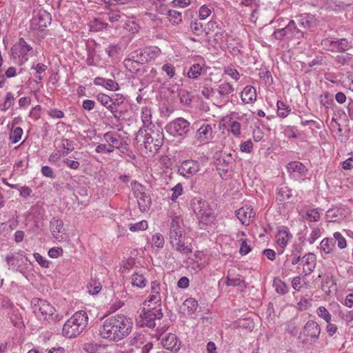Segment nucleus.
<instances>
[{"instance_id": "obj_1", "label": "nucleus", "mask_w": 353, "mask_h": 353, "mask_svg": "<svg viewBox=\"0 0 353 353\" xmlns=\"http://www.w3.org/2000/svg\"><path fill=\"white\" fill-rule=\"evenodd\" d=\"M132 319L123 314H116L106 319L99 329L103 339L119 341L126 338L132 332Z\"/></svg>"}, {"instance_id": "obj_2", "label": "nucleus", "mask_w": 353, "mask_h": 353, "mask_svg": "<svg viewBox=\"0 0 353 353\" xmlns=\"http://www.w3.org/2000/svg\"><path fill=\"white\" fill-rule=\"evenodd\" d=\"M88 323V316L85 311L75 312L63 325V335L68 338L79 336L85 330Z\"/></svg>"}, {"instance_id": "obj_3", "label": "nucleus", "mask_w": 353, "mask_h": 353, "mask_svg": "<svg viewBox=\"0 0 353 353\" xmlns=\"http://www.w3.org/2000/svg\"><path fill=\"white\" fill-rule=\"evenodd\" d=\"M190 205L200 224L208 225L214 223L216 215L208 202L201 197H194Z\"/></svg>"}, {"instance_id": "obj_4", "label": "nucleus", "mask_w": 353, "mask_h": 353, "mask_svg": "<svg viewBox=\"0 0 353 353\" xmlns=\"http://www.w3.org/2000/svg\"><path fill=\"white\" fill-rule=\"evenodd\" d=\"M143 138V142L145 149L151 152H157L162 146L163 143V134L162 132L147 133L146 130L140 128L138 131L136 139L138 142Z\"/></svg>"}, {"instance_id": "obj_5", "label": "nucleus", "mask_w": 353, "mask_h": 353, "mask_svg": "<svg viewBox=\"0 0 353 353\" xmlns=\"http://www.w3.org/2000/svg\"><path fill=\"white\" fill-rule=\"evenodd\" d=\"M31 305L33 312L40 320L48 321L50 319H52L55 310L46 300L34 298L31 301Z\"/></svg>"}, {"instance_id": "obj_6", "label": "nucleus", "mask_w": 353, "mask_h": 353, "mask_svg": "<svg viewBox=\"0 0 353 353\" xmlns=\"http://www.w3.org/2000/svg\"><path fill=\"white\" fill-rule=\"evenodd\" d=\"M128 103L123 96L115 94L112 96V104L109 111L117 121H120L125 119V117L128 112Z\"/></svg>"}, {"instance_id": "obj_7", "label": "nucleus", "mask_w": 353, "mask_h": 353, "mask_svg": "<svg viewBox=\"0 0 353 353\" xmlns=\"http://www.w3.org/2000/svg\"><path fill=\"white\" fill-rule=\"evenodd\" d=\"M165 130L174 137L184 139L190 130V123L186 119L179 117L167 124Z\"/></svg>"}, {"instance_id": "obj_8", "label": "nucleus", "mask_w": 353, "mask_h": 353, "mask_svg": "<svg viewBox=\"0 0 353 353\" xmlns=\"http://www.w3.org/2000/svg\"><path fill=\"white\" fill-rule=\"evenodd\" d=\"M161 53V50L157 47L145 48L140 51L135 52L132 55V60L138 65L145 64L156 59Z\"/></svg>"}, {"instance_id": "obj_9", "label": "nucleus", "mask_w": 353, "mask_h": 353, "mask_svg": "<svg viewBox=\"0 0 353 353\" xmlns=\"http://www.w3.org/2000/svg\"><path fill=\"white\" fill-rule=\"evenodd\" d=\"M11 50L13 57L18 58L19 61L22 64L28 60V53L32 52L33 48L26 43L23 38H20Z\"/></svg>"}, {"instance_id": "obj_10", "label": "nucleus", "mask_w": 353, "mask_h": 353, "mask_svg": "<svg viewBox=\"0 0 353 353\" xmlns=\"http://www.w3.org/2000/svg\"><path fill=\"white\" fill-rule=\"evenodd\" d=\"M199 170L200 163L199 161L193 159L183 160L177 165L178 173L185 178L192 176L196 174Z\"/></svg>"}, {"instance_id": "obj_11", "label": "nucleus", "mask_w": 353, "mask_h": 353, "mask_svg": "<svg viewBox=\"0 0 353 353\" xmlns=\"http://www.w3.org/2000/svg\"><path fill=\"white\" fill-rule=\"evenodd\" d=\"M168 289L166 284L161 285L159 282L154 281L151 283V293L148 301L154 303H160L162 299H166Z\"/></svg>"}, {"instance_id": "obj_12", "label": "nucleus", "mask_w": 353, "mask_h": 353, "mask_svg": "<svg viewBox=\"0 0 353 353\" xmlns=\"http://www.w3.org/2000/svg\"><path fill=\"white\" fill-rule=\"evenodd\" d=\"M196 125H199V128L196 130L195 137L199 143H206L214 137L213 129L215 127L214 124L212 127L211 124L205 121H201L196 123Z\"/></svg>"}, {"instance_id": "obj_13", "label": "nucleus", "mask_w": 353, "mask_h": 353, "mask_svg": "<svg viewBox=\"0 0 353 353\" xmlns=\"http://www.w3.org/2000/svg\"><path fill=\"white\" fill-rule=\"evenodd\" d=\"M287 170L291 178L295 180H304L307 174V169L300 161H291L287 165Z\"/></svg>"}, {"instance_id": "obj_14", "label": "nucleus", "mask_w": 353, "mask_h": 353, "mask_svg": "<svg viewBox=\"0 0 353 353\" xmlns=\"http://www.w3.org/2000/svg\"><path fill=\"white\" fill-rule=\"evenodd\" d=\"M234 159L230 154H223L217 159L216 166L221 178H227L228 172L232 170Z\"/></svg>"}, {"instance_id": "obj_15", "label": "nucleus", "mask_w": 353, "mask_h": 353, "mask_svg": "<svg viewBox=\"0 0 353 353\" xmlns=\"http://www.w3.org/2000/svg\"><path fill=\"white\" fill-rule=\"evenodd\" d=\"M185 235L183 228V221L179 216H174L172 219L169 231V242L172 240L182 238Z\"/></svg>"}, {"instance_id": "obj_16", "label": "nucleus", "mask_w": 353, "mask_h": 353, "mask_svg": "<svg viewBox=\"0 0 353 353\" xmlns=\"http://www.w3.org/2000/svg\"><path fill=\"white\" fill-rule=\"evenodd\" d=\"M172 249L182 254L188 255L192 252V247L190 239L186 236L179 238L170 242Z\"/></svg>"}, {"instance_id": "obj_17", "label": "nucleus", "mask_w": 353, "mask_h": 353, "mask_svg": "<svg viewBox=\"0 0 353 353\" xmlns=\"http://www.w3.org/2000/svg\"><path fill=\"white\" fill-rule=\"evenodd\" d=\"M300 265L302 266L301 274L307 276L315 269L316 265V256L314 254L309 252L302 256Z\"/></svg>"}, {"instance_id": "obj_18", "label": "nucleus", "mask_w": 353, "mask_h": 353, "mask_svg": "<svg viewBox=\"0 0 353 353\" xmlns=\"http://www.w3.org/2000/svg\"><path fill=\"white\" fill-rule=\"evenodd\" d=\"M51 14L46 10H40L31 20V26L34 28L43 29L50 24Z\"/></svg>"}, {"instance_id": "obj_19", "label": "nucleus", "mask_w": 353, "mask_h": 353, "mask_svg": "<svg viewBox=\"0 0 353 353\" xmlns=\"http://www.w3.org/2000/svg\"><path fill=\"white\" fill-rule=\"evenodd\" d=\"M103 141L115 147L117 150H121L123 146L127 145V143L123 140V138L119 134L113 131L105 132L103 136Z\"/></svg>"}, {"instance_id": "obj_20", "label": "nucleus", "mask_w": 353, "mask_h": 353, "mask_svg": "<svg viewBox=\"0 0 353 353\" xmlns=\"http://www.w3.org/2000/svg\"><path fill=\"white\" fill-rule=\"evenodd\" d=\"M161 344L164 348L174 352H177L181 347V341L172 333H168L162 336Z\"/></svg>"}, {"instance_id": "obj_21", "label": "nucleus", "mask_w": 353, "mask_h": 353, "mask_svg": "<svg viewBox=\"0 0 353 353\" xmlns=\"http://www.w3.org/2000/svg\"><path fill=\"white\" fill-rule=\"evenodd\" d=\"M321 327L318 323L314 321H307L303 330L304 336L310 337L313 342L317 341L321 334Z\"/></svg>"}, {"instance_id": "obj_22", "label": "nucleus", "mask_w": 353, "mask_h": 353, "mask_svg": "<svg viewBox=\"0 0 353 353\" xmlns=\"http://www.w3.org/2000/svg\"><path fill=\"white\" fill-rule=\"evenodd\" d=\"M234 91V88L232 84L228 82L220 83L216 88V99L219 102H227L229 101L230 95Z\"/></svg>"}, {"instance_id": "obj_23", "label": "nucleus", "mask_w": 353, "mask_h": 353, "mask_svg": "<svg viewBox=\"0 0 353 353\" xmlns=\"http://www.w3.org/2000/svg\"><path fill=\"white\" fill-rule=\"evenodd\" d=\"M292 197V190L285 183H281L276 187V199L281 203L290 202Z\"/></svg>"}, {"instance_id": "obj_24", "label": "nucleus", "mask_w": 353, "mask_h": 353, "mask_svg": "<svg viewBox=\"0 0 353 353\" xmlns=\"http://www.w3.org/2000/svg\"><path fill=\"white\" fill-rule=\"evenodd\" d=\"M141 190H136L134 192L135 197L137 199V203L140 210L143 212H146L150 208L152 201L150 196L143 191V186L140 185Z\"/></svg>"}, {"instance_id": "obj_25", "label": "nucleus", "mask_w": 353, "mask_h": 353, "mask_svg": "<svg viewBox=\"0 0 353 353\" xmlns=\"http://www.w3.org/2000/svg\"><path fill=\"white\" fill-rule=\"evenodd\" d=\"M236 216L243 225H248L255 212L251 205H245L236 211Z\"/></svg>"}, {"instance_id": "obj_26", "label": "nucleus", "mask_w": 353, "mask_h": 353, "mask_svg": "<svg viewBox=\"0 0 353 353\" xmlns=\"http://www.w3.org/2000/svg\"><path fill=\"white\" fill-rule=\"evenodd\" d=\"M225 285L227 286L239 287L241 291L247 287L244 279L241 275H236L234 270H230L228 271Z\"/></svg>"}, {"instance_id": "obj_27", "label": "nucleus", "mask_w": 353, "mask_h": 353, "mask_svg": "<svg viewBox=\"0 0 353 353\" xmlns=\"http://www.w3.org/2000/svg\"><path fill=\"white\" fill-rule=\"evenodd\" d=\"M141 316L145 321V325L152 327L155 326L154 320L160 319L163 316V313L161 309L154 307L147 310L144 309Z\"/></svg>"}, {"instance_id": "obj_28", "label": "nucleus", "mask_w": 353, "mask_h": 353, "mask_svg": "<svg viewBox=\"0 0 353 353\" xmlns=\"http://www.w3.org/2000/svg\"><path fill=\"white\" fill-rule=\"evenodd\" d=\"M285 32H287V39L299 40L305 37L301 29L299 28L295 21L292 19L285 26Z\"/></svg>"}, {"instance_id": "obj_29", "label": "nucleus", "mask_w": 353, "mask_h": 353, "mask_svg": "<svg viewBox=\"0 0 353 353\" xmlns=\"http://www.w3.org/2000/svg\"><path fill=\"white\" fill-rule=\"evenodd\" d=\"M299 28L301 29L303 34H305L307 30L310 29L312 23V17L308 14H301L296 16L293 19Z\"/></svg>"}, {"instance_id": "obj_30", "label": "nucleus", "mask_w": 353, "mask_h": 353, "mask_svg": "<svg viewBox=\"0 0 353 353\" xmlns=\"http://www.w3.org/2000/svg\"><path fill=\"white\" fill-rule=\"evenodd\" d=\"M6 261L10 267L16 268V270L22 272L23 268L19 265V262L25 263L28 261L26 256L23 254H18L15 256L12 254H8L6 257Z\"/></svg>"}, {"instance_id": "obj_31", "label": "nucleus", "mask_w": 353, "mask_h": 353, "mask_svg": "<svg viewBox=\"0 0 353 353\" xmlns=\"http://www.w3.org/2000/svg\"><path fill=\"white\" fill-rule=\"evenodd\" d=\"M350 48V42L347 39L332 37V52H345Z\"/></svg>"}, {"instance_id": "obj_32", "label": "nucleus", "mask_w": 353, "mask_h": 353, "mask_svg": "<svg viewBox=\"0 0 353 353\" xmlns=\"http://www.w3.org/2000/svg\"><path fill=\"white\" fill-rule=\"evenodd\" d=\"M276 237V243L280 247L279 253L283 254L284 248L288 245L290 238L292 237V234L286 230H281L278 231Z\"/></svg>"}, {"instance_id": "obj_33", "label": "nucleus", "mask_w": 353, "mask_h": 353, "mask_svg": "<svg viewBox=\"0 0 353 353\" xmlns=\"http://www.w3.org/2000/svg\"><path fill=\"white\" fill-rule=\"evenodd\" d=\"M50 229L52 236L59 239L63 230V223L62 220L57 217H53L50 221Z\"/></svg>"}, {"instance_id": "obj_34", "label": "nucleus", "mask_w": 353, "mask_h": 353, "mask_svg": "<svg viewBox=\"0 0 353 353\" xmlns=\"http://www.w3.org/2000/svg\"><path fill=\"white\" fill-rule=\"evenodd\" d=\"M241 98L245 103L254 102L256 99V89L251 85L245 86L241 92Z\"/></svg>"}, {"instance_id": "obj_35", "label": "nucleus", "mask_w": 353, "mask_h": 353, "mask_svg": "<svg viewBox=\"0 0 353 353\" xmlns=\"http://www.w3.org/2000/svg\"><path fill=\"white\" fill-rule=\"evenodd\" d=\"M152 110L148 106L143 107L141 108V118L143 123V127L151 130V128L153 125L152 121Z\"/></svg>"}, {"instance_id": "obj_36", "label": "nucleus", "mask_w": 353, "mask_h": 353, "mask_svg": "<svg viewBox=\"0 0 353 353\" xmlns=\"http://www.w3.org/2000/svg\"><path fill=\"white\" fill-rule=\"evenodd\" d=\"M335 248L334 241L331 238L323 239L320 243V249L325 254H331Z\"/></svg>"}, {"instance_id": "obj_37", "label": "nucleus", "mask_w": 353, "mask_h": 353, "mask_svg": "<svg viewBox=\"0 0 353 353\" xmlns=\"http://www.w3.org/2000/svg\"><path fill=\"white\" fill-rule=\"evenodd\" d=\"M203 67L199 63H194L187 71V77L190 79H196L202 74Z\"/></svg>"}, {"instance_id": "obj_38", "label": "nucleus", "mask_w": 353, "mask_h": 353, "mask_svg": "<svg viewBox=\"0 0 353 353\" xmlns=\"http://www.w3.org/2000/svg\"><path fill=\"white\" fill-rule=\"evenodd\" d=\"M89 26L91 31L99 32L105 29L108 23L100 18H95L90 22Z\"/></svg>"}, {"instance_id": "obj_39", "label": "nucleus", "mask_w": 353, "mask_h": 353, "mask_svg": "<svg viewBox=\"0 0 353 353\" xmlns=\"http://www.w3.org/2000/svg\"><path fill=\"white\" fill-rule=\"evenodd\" d=\"M131 283L134 287L143 288L146 285V279L143 274L134 272L132 275Z\"/></svg>"}, {"instance_id": "obj_40", "label": "nucleus", "mask_w": 353, "mask_h": 353, "mask_svg": "<svg viewBox=\"0 0 353 353\" xmlns=\"http://www.w3.org/2000/svg\"><path fill=\"white\" fill-rule=\"evenodd\" d=\"M167 15L173 25H179L182 22V14L177 10H170L168 11Z\"/></svg>"}, {"instance_id": "obj_41", "label": "nucleus", "mask_w": 353, "mask_h": 353, "mask_svg": "<svg viewBox=\"0 0 353 353\" xmlns=\"http://www.w3.org/2000/svg\"><path fill=\"white\" fill-rule=\"evenodd\" d=\"M183 307L188 314H192L196 310L198 303L194 299L189 298L183 302Z\"/></svg>"}, {"instance_id": "obj_42", "label": "nucleus", "mask_w": 353, "mask_h": 353, "mask_svg": "<svg viewBox=\"0 0 353 353\" xmlns=\"http://www.w3.org/2000/svg\"><path fill=\"white\" fill-rule=\"evenodd\" d=\"M277 115L281 118H285L291 112L290 106L281 101H277Z\"/></svg>"}, {"instance_id": "obj_43", "label": "nucleus", "mask_w": 353, "mask_h": 353, "mask_svg": "<svg viewBox=\"0 0 353 353\" xmlns=\"http://www.w3.org/2000/svg\"><path fill=\"white\" fill-rule=\"evenodd\" d=\"M273 286L276 291L281 294H285L288 291V286L281 279L276 278L273 281Z\"/></svg>"}, {"instance_id": "obj_44", "label": "nucleus", "mask_w": 353, "mask_h": 353, "mask_svg": "<svg viewBox=\"0 0 353 353\" xmlns=\"http://www.w3.org/2000/svg\"><path fill=\"white\" fill-rule=\"evenodd\" d=\"M14 94L10 92H7L1 110L3 112H6L14 104Z\"/></svg>"}, {"instance_id": "obj_45", "label": "nucleus", "mask_w": 353, "mask_h": 353, "mask_svg": "<svg viewBox=\"0 0 353 353\" xmlns=\"http://www.w3.org/2000/svg\"><path fill=\"white\" fill-rule=\"evenodd\" d=\"M190 28L193 33L197 36L201 35L203 32L205 33V28L203 27V23L196 19L191 22Z\"/></svg>"}, {"instance_id": "obj_46", "label": "nucleus", "mask_w": 353, "mask_h": 353, "mask_svg": "<svg viewBox=\"0 0 353 353\" xmlns=\"http://www.w3.org/2000/svg\"><path fill=\"white\" fill-rule=\"evenodd\" d=\"M305 218L310 222H316L320 219V213L316 208L307 210Z\"/></svg>"}, {"instance_id": "obj_47", "label": "nucleus", "mask_w": 353, "mask_h": 353, "mask_svg": "<svg viewBox=\"0 0 353 353\" xmlns=\"http://www.w3.org/2000/svg\"><path fill=\"white\" fill-rule=\"evenodd\" d=\"M171 191L172 192V193L170 196V200L172 202H176L179 196L182 195L183 193V188L182 184L181 183H177L171 189Z\"/></svg>"}, {"instance_id": "obj_48", "label": "nucleus", "mask_w": 353, "mask_h": 353, "mask_svg": "<svg viewBox=\"0 0 353 353\" xmlns=\"http://www.w3.org/2000/svg\"><path fill=\"white\" fill-rule=\"evenodd\" d=\"M97 99L103 105H104L108 110H110V108L112 104V97H110L107 94L99 93L97 96Z\"/></svg>"}, {"instance_id": "obj_49", "label": "nucleus", "mask_w": 353, "mask_h": 353, "mask_svg": "<svg viewBox=\"0 0 353 353\" xmlns=\"http://www.w3.org/2000/svg\"><path fill=\"white\" fill-rule=\"evenodd\" d=\"M148 228V222L146 221H141L136 223H130L129 229L131 232L143 231Z\"/></svg>"}, {"instance_id": "obj_50", "label": "nucleus", "mask_w": 353, "mask_h": 353, "mask_svg": "<svg viewBox=\"0 0 353 353\" xmlns=\"http://www.w3.org/2000/svg\"><path fill=\"white\" fill-rule=\"evenodd\" d=\"M351 60L349 54H338L334 57V62L339 66L348 65Z\"/></svg>"}, {"instance_id": "obj_51", "label": "nucleus", "mask_w": 353, "mask_h": 353, "mask_svg": "<svg viewBox=\"0 0 353 353\" xmlns=\"http://www.w3.org/2000/svg\"><path fill=\"white\" fill-rule=\"evenodd\" d=\"M144 335L141 333H135L132 337L128 339V343L130 345L138 347L143 343Z\"/></svg>"}, {"instance_id": "obj_52", "label": "nucleus", "mask_w": 353, "mask_h": 353, "mask_svg": "<svg viewBox=\"0 0 353 353\" xmlns=\"http://www.w3.org/2000/svg\"><path fill=\"white\" fill-rule=\"evenodd\" d=\"M317 315L322 318L326 323L331 321L332 315L328 310L323 306H320L316 309Z\"/></svg>"}, {"instance_id": "obj_53", "label": "nucleus", "mask_w": 353, "mask_h": 353, "mask_svg": "<svg viewBox=\"0 0 353 353\" xmlns=\"http://www.w3.org/2000/svg\"><path fill=\"white\" fill-rule=\"evenodd\" d=\"M205 28V34L208 36L212 32L216 31V30H221V28L218 23V22L214 19H211L206 24Z\"/></svg>"}, {"instance_id": "obj_54", "label": "nucleus", "mask_w": 353, "mask_h": 353, "mask_svg": "<svg viewBox=\"0 0 353 353\" xmlns=\"http://www.w3.org/2000/svg\"><path fill=\"white\" fill-rule=\"evenodd\" d=\"M165 243L163 236L160 233H155L152 236V244L159 248H162Z\"/></svg>"}, {"instance_id": "obj_55", "label": "nucleus", "mask_w": 353, "mask_h": 353, "mask_svg": "<svg viewBox=\"0 0 353 353\" xmlns=\"http://www.w3.org/2000/svg\"><path fill=\"white\" fill-rule=\"evenodd\" d=\"M23 134V130L20 127L15 128L10 134V139L12 143H17L19 142Z\"/></svg>"}, {"instance_id": "obj_56", "label": "nucleus", "mask_w": 353, "mask_h": 353, "mask_svg": "<svg viewBox=\"0 0 353 353\" xmlns=\"http://www.w3.org/2000/svg\"><path fill=\"white\" fill-rule=\"evenodd\" d=\"M333 236H334L333 239L334 241V243L336 242L337 246L340 249H344L346 248V246H347L346 240L339 232H334L333 234Z\"/></svg>"}, {"instance_id": "obj_57", "label": "nucleus", "mask_w": 353, "mask_h": 353, "mask_svg": "<svg viewBox=\"0 0 353 353\" xmlns=\"http://www.w3.org/2000/svg\"><path fill=\"white\" fill-rule=\"evenodd\" d=\"M88 292L92 295L97 294L101 290V285L99 281H93L88 286Z\"/></svg>"}, {"instance_id": "obj_58", "label": "nucleus", "mask_w": 353, "mask_h": 353, "mask_svg": "<svg viewBox=\"0 0 353 353\" xmlns=\"http://www.w3.org/2000/svg\"><path fill=\"white\" fill-rule=\"evenodd\" d=\"M201 93L203 96L208 99L216 98V89H214L213 88L208 85H205L203 88Z\"/></svg>"}, {"instance_id": "obj_59", "label": "nucleus", "mask_w": 353, "mask_h": 353, "mask_svg": "<svg viewBox=\"0 0 353 353\" xmlns=\"http://www.w3.org/2000/svg\"><path fill=\"white\" fill-rule=\"evenodd\" d=\"M241 128L240 123L236 121H232L230 123L229 131L236 137H240L241 136Z\"/></svg>"}, {"instance_id": "obj_60", "label": "nucleus", "mask_w": 353, "mask_h": 353, "mask_svg": "<svg viewBox=\"0 0 353 353\" xmlns=\"http://www.w3.org/2000/svg\"><path fill=\"white\" fill-rule=\"evenodd\" d=\"M161 70L162 71H163L164 72L166 73L167 76L170 78V79H172L174 78V77L175 76V74H176V68L175 67L171 64V63H165L162 67H161Z\"/></svg>"}, {"instance_id": "obj_61", "label": "nucleus", "mask_w": 353, "mask_h": 353, "mask_svg": "<svg viewBox=\"0 0 353 353\" xmlns=\"http://www.w3.org/2000/svg\"><path fill=\"white\" fill-rule=\"evenodd\" d=\"M212 13L210 8L207 5H203L199 10V17L201 20L206 19Z\"/></svg>"}, {"instance_id": "obj_62", "label": "nucleus", "mask_w": 353, "mask_h": 353, "mask_svg": "<svg viewBox=\"0 0 353 353\" xmlns=\"http://www.w3.org/2000/svg\"><path fill=\"white\" fill-rule=\"evenodd\" d=\"M321 236V230L319 228L312 229L307 241L310 244H313Z\"/></svg>"}, {"instance_id": "obj_63", "label": "nucleus", "mask_w": 353, "mask_h": 353, "mask_svg": "<svg viewBox=\"0 0 353 353\" xmlns=\"http://www.w3.org/2000/svg\"><path fill=\"white\" fill-rule=\"evenodd\" d=\"M35 261L42 267L48 268L50 261L44 256H41L39 253L35 252L33 254Z\"/></svg>"}, {"instance_id": "obj_64", "label": "nucleus", "mask_w": 353, "mask_h": 353, "mask_svg": "<svg viewBox=\"0 0 353 353\" xmlns=\"http://www.w3.org/2000/svg\"><path fill=\"white\" fill-rule=\"evenodd\" d=\"M224 73L230 76L232 79L235 81H238L240 78L239 73L235 68L231 67H226L224 69Z\"/></svg>"}]
</instances>
